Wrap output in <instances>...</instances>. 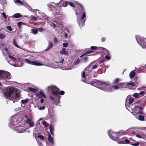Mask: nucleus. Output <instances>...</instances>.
<instances>
[{"mask_svg": "<svg viewBox=\"0 0 146 146\" xmlns=\"http://www.w3.org/2000/svg\"><path fill=\"white\" fill-rule=\"evenodd\" d=\"M14 2L17 5H19V4L21 5H23L24 4L22 3V2L20 0H14Z\"/></svg>", "mask_w": 146, "mask_h": 146, "instance_id": "bb28decb", "label": "nucleus"}, {"mask_svg": "<svg viewBox=\"0 0 146 146\" xmlns=\"http://www.w3.org/2000/svg\"><path fill=\"white\" fill-rule=\"evenodd\" d=\"M133 96L135 98H140L139 96H139L138 93H134L133 94Z\"/></svg>", "mask_w": 146, "mask_h": 146, "instance_id": "58836bf2", "label": "nucleus"}, {"mask_svg": "<svg viewBox=\"0 0 146 146\" xmlns=\"http://www.w3.org/2000/svg\"><path fill=\"white\" fill-rule=\"evenodd\" d=\"M49 129L50 132L51 134L52 135H54V133L53 131H54V126L52 125H51L49 126Z\"/></svg>", "mask_w": 146, "mask_h": 146, "instance_id": "b1692460", "label": "nucleus"}, {"mask_svg": "<svg viewBox=\"0 0 146 146\" xmlns=\"http://www.w3.org/2000/svg\"><path fill=\"white\" fill-rule=\"evenodd\" d=\"M29 90L30 91L33 92H35L37 90L36 89L32 88H29Z\"/></svg>", "mask_w": 146, "mask_h": 146, "instance_id": "a19ab883", "label": "nucleus"}, {"mask_svg": "<svg viewBox=\"0 0 146 146\" xmlns=\"http://www.w3.org/2000/svg\"><path fill=\"white\" fill-rule=\"evenodd\" d=\"M88 68H89L88 67H86L85 68L84 71L81 73V76L83 78L88 79L89 78L87 77V76H88L91 75L92 71L90 70H88Z\"/></svg>", "mask_w": 146, "mask_h": 146, "instance_id": "6e6552de", "label": "nucleus"}, {"mask_svg": "<svg viewBox=\"0 0 146 146\" xmlns=\"http://www.w3.org/2000/svg\"><path fill=\"white\" fill-rule=\"evenodd\" d=\"M31 31L33 33L36 34L37 33V30L36 29H33L31 30Z\"/></svg>", "mask_w": 146, "mask_h": 146, "instance_id": "ea45409f", "label": "nucleus"}, {"mask_svg": "<svg viewBox=\"0 0 146 146\" xmlns=\"http://www.w3.org/2000/svg\"><path fill=\"white\" fill-rule=\"evenodd\" d=\"M106 40V38L105 37H103L101 38V40L102 42H104Z\"/></svg>", "mask_w": 146, "mask_h": 146, "instance_id": "680f3d73", "label": "nucleus"}, {"mask_svg": "<svg viewBox=\"0 0 146 146\" xmlns=\"http://www.w3.org/2000/svg\"><path fill=\"white\" fill-rule=\"evenodd\" d=\"M7 28L8 30L9 31H12V29L11 27L9 26H8L7 27Z\"/></svg>", "mask_w": 146, "mask_h": 146, "instance_id": "6e6d98bb", "label": "nucleus"}, {"mask_svg": "<svg viewBox=\"0 0 146 146\" xmlns=\"http://www.w3.org/2000/svg\"><path fill=\"white\" fill-rule=\"evenodd\" d=\"M127 131L128 133H131L132 135L135 134V132L133 130V129L132 128H129L127 130Z\"/></svg>", "mask_w": 146, "mask_h": 146, "instance_id": "393cba45", "label": "nucleus"}, {"mask_svg": "<svg viewBox=\"0 0 146 146\" xmlns=\"http://www.w3.org/2000/svg\"><path fill=\"white\" fill-rule=\"evenodd\" d=\"M13 16L15 18H18L21 17L22 16L21 14L17 13L14 14Z\"/></svg>", "mask_w": 146, "mask_h": 146, "instance_id": "7c9ffc66", "label": "nucleus"}, {"mask_svg": "<svg viewBox=\"0 0 146 146\" xmlns=\"http://www.w3.org/2000/svg\"><path fill=\"white\" fill-rule=\"evenodd\" d=\"M108 134L109 137L113 140H116L119 137L117 132H114L111 130L108 131Z\"/></svg>", "mask_w": 146, "mask_h": 146, "instance_id": "9d476101", "label": "nucleus"}, {"mask_svg": "<svg viewBox=\"0 0 146 146\" xmlns=\"http://www.w3.org/2000/svg\"><path fill=\"white\" fill-rule=\"evenodd\" d=\"M25 61L26 63L33 65L42 66L44 65L43 64L38 62L37 61H31L27 59H25Z\"/></svg>", "mask_w": 146, "mask_h": 146, "instance_id": "ddd939ff", "label": "nucleus"}, {"mask_svg": "<svg viewBox=\"0 0 146 146\" xmlns=\"http://www.w3.org/2000/svg\"><path fill=\"white\" fill-rule=\"evenodd\" d=\"M21 119L19 117V116L17 115H15L11 117L10 119V122L8 126L9 127L13 128L20 123Z\"/></svg>", "mask_w": 146, "mask_h": 146, "instance_id": "39448f33", "label": "nucleus"}, {"mask_svg": "<svg viewBox=\"0 0 146 146\" xmlns=\"http://www.w3.org/2000/svg\"><path fill=\"white\" fill-rule=\"evenodd\" d=\"M136 134V137H137L140 138H142L141 136L140 135L138 134Z\"/></svg>", "mask_w": 146, "mask_h": 146, "instance_id": "3c124183", "label": "nucleus"}, {"mask_svg": "<svg viewBox=\"0 0 146 146\" xmlns=\"http://www.w3.org/2000/svg\"><path fill=\"white\" fill-rule=\"evenodd\" d=\"M31 19L34 21H36L37 20H41L42 19L40 17H35L34 16L31 15Z\"/></svg>", "mask_w": 146, "mask_h": 146, "instance_id": "5701e85b", "label": "nucleus"}, {"mask_svg": "<svg viewBox=\"0 0 146 146\" xmlns=\"http://www.w3.org/2000/svg\"><path fill=\"white\" fill-rule=\"evenodd\" d=\"M13 128L19 133H23L25 131V128L22 126H16L13 127Z\"/></svg>", "mask_w": 146, "mask_h": 146, "instance_id": "4468645a", "label": "nucleus"}, {"mask_svg": "<svg viewBox=\"0 0 146 146\" xmlns=\"http://www.w3.org/2000/svg\"><path fill=\"white\" fill-rule=\"evenodd\" d=\"M55 23H56V24H55L53 23L52 22H49V24L51 25V26H53L54 27V28H58L59 27V25L58 24L59 21H56V20H54L53 21Z\"/></svg>", "mask_w": 146, "mask_h": 146, "instance_id": "dca6fc26", "label": "nucleus"}, {"mask_svg": "<svg viewBox=\"0 0 146 146\" xmlns=\"http://www.w3.org/2000/svg\"><path fill=\"white\" fill-rule=\"evenodd\" d=\"M112 88H114L115 90H118L119 88L117 86L114 85L112 86Z\"/></svg>", "mask_w": 146, "mask_h": 146, "instance_id": "8fccbe9b", "label": "nucleus"}, {"mask_svg": "<svg viewBox=\"0 0 146 146\" xmlns=\"http://www.w3.org/2000/svg\"><path fill=\"white\" fill-rule=\"evenodd\" d=\"M96 83L99 85V88L105 91L111 92L112 91V88L110 86V84L109 82H101L97 80H95L91 84L93 85Z\"/></svg>", "mask_w": 146, "mask_h": 146, "instance_id": "20e7f679", "label": "nucleus"}, {"mask_svg": "<svg viewBox=\"0 0 146 146\" xmlns=\"http://www.w3.org/2000/svg\"><path fill=\"white\" fill-rule=\"evenodd\" d=\"M134 104L135 105L134 110L135 112L136 113H139L140 114H142V112L141 111L142 110L143 108L140 106L141 104L140 102H138L135 103Z\"/></svg>", "mask_w": 146, "mask_h": 146, "instance_id": "1a4fd4ad", "label": "nucleus"}, {"mask_svg": "<svg viewBox=\"0 0 146 146\" xmlns=\"http://www.w3.org/2000/svg\"><path fill=\"white\" fill-rule=\"evenodd\" d=\"M134 100L133 98L132 97H127L126 100L125 105H126L127 102L129 101V104H131L133 103V102Z\"/></svg>", "mask_w": 146, "mask_h": 146, "instance_id": "2eb2a0df", "label": "nucleus"}, {"mask_svg": "<svg viewBox=\"0 0 146 146\" xmlns=\"http://www.w3.org/2000/svg\"><path fill=\"white\" fill-rule=\"evenodd\" d=\"M42 124L44 126V127H47L48 125V124L45 121H42Z\"/></svg>", "mask_w": 146, "mask_h": 146, "instance_id": "c9c22d12", "label": "nucleus"}, {"mask_svg": "<svg viewBox=\"0 0 146 146\" xmlns=\"http://www.w3.org/2000/svg\"><path fill=\"white\" fill-rule=\"evenodd\" d=\"M91 50H88L86 52L87 54L92 53L94 52V50H96L97 49V47L94 46H92L91 47Z\"/></svg>", "mask_w": 146, "mask_h": 146, "instance_id": "4be33fe9", "label": "nucleus"}, {"mask_svg": "<svg viewBox=\"0 0 146 146\" xmlns=\"http://www.w3.org/2000/svg\"><path fill=\"white\" fill-rule=\"evenodd\" d=\"M127 85H130L132 86H134L136 85L135 83L133 82H128L127 84Z\"/></svg>", "mask_w": 146, "mask_h": 146, "instance_id": "c03bdc74", "label": "nucleus"}, {"mask_svg": "<svg viewBox=\"0 0 146 146\" xmlns=\"http://www.w3.org/2000/svg\"><path fill=\"white\" fill-rule=\"evenodd\" d=\"M25 6L27 8L29 11L32 12H36L37 11H38V13L39 14H40V11L39 10L36 9L35 10H33L32 8L28 5L26 4L25 5Z\"/></svg>", "mask_w": 146, "mask_h": 146, "instance_id": "f3484780", "label": "nucleus"}, {"mask_svg": "<svg viewBox=\"0 0 146 146\" xmlns=\"http://www.w3.org/2000/svg\"><path fill=\"white\" fill-rule=\"evenodd\" d=\"M98 66L96 65H95L92 67L91 69L92 70L94 69H95L97 68L98 67Z\"/></svg>", "mask_w": 146, "mask_h": 146, "instance_id": "13d9d810", "label": "nucleus"}, {"mask_svg": "<svg viewBox=\"0 0 146 146\" xmlns=\"http://www.w3.org/2000/svg\"><path fill=\"white\" fill-rule=\"evenodd\" d=\"M106 55L105 56V58L108 60H109L110 59V57L109 54H106Z\"/></svg>", "mask_w": 146, "mask_h": 146, "instance_id": "37998d69", "label": "nucleus"}, {"mask_svg": "<svg viewBox=\"0 0 146 146\" xmlns=\"http://www.w3.org/2000/svg\"><path fill=\"white\" fill-rule=\"evenodd\" d=\"M38 138H40L41 139H42L43 138V136L41 135H38L37 136Z\"/></svg>", "mask_w": 146, "mask_h": 146, "instance_id": "052dcab7", "label": "nucleus"}, {"mask_svg": "<svg viewBox=\"0 0 146 146\" xmlns=\"http://www.w3.org/2000/svg\"><path fill=\"white\" fill-rule=\"evenodd\" d=\"M60 53L61 54H66L68 53L66 49L64 48H62V50L60 51Z\"/></svg>", "mask_w": 146, "mask_h": 146, "instance_id": "cd10ccee", "label": "nucleus"}, {"mask_svg": "<svg viewBox=\"0 0 146 146\" xmlns=\"http://www.w3.org/2000/svg\"><path fill=\"white\" fill-rule=\"evenodd\" d=\"M28 100L27 99H26L25 100H23L21 101V102L22 104H25L28 102Z\"/></svg>", "mask_w": 146, "mask_h": 146, "instance_id": "4c0bfd02", "label": "nucleus"}, {"mask_svg": "<svg viewBox=\"0 0 146 146\" xmlns=\"http://www.w3.org/2000/svg\"><path fill=\"white\" fill-rule=\"evenodd\" d=\"M136 74L135 70H133L131 71L129 74V77L131 79L134 78Z\"/></svg>", "mask_w": 146, "mask_h": 146, "instance_id": "6ab92c4d", "label": "nucleus"}, {"mask_svg": "<svg viewBox=\"0 0 146 146\" xmlns=\"http://www.w3.org/2000/svg\"><path fill=\"white\" fill-rule=\"evenodd\" d=\"M125 132V131L122 130L121 131H119V132H117L118 135H122Z\"/></svg>", "mask_w": 146, "mask_h": 146, "instance_id": "de8ad7c7", "label": "nucleus"}, {"mask_svg": "<svg viewBox=\"0 0 146 146\" xmlns=\"http://www.w3.org/2000/svg\"><path fill=\"white\" fill-rule=\"evenodd\" d=\"M60 94L61 95H63L64 94V92L63 91H61L60 92Z\"/></svg>", "mask_w": 146, "mask_h": 146, "instance_id": "e2e57ef3", "label": "nucleus"}, {"mask_svg": "<svg viewBox=\"0 0 146 146\" xmlns=\"http://www.w3.org/2000/svg\"><path fill=\"white\" fill-rule=\"evenodd\" d=\"M119 79L118 78L116 79L114 81L113 83L115 84H117L119 82Z\"/></svg>", "mask_w": 146, "mask_h": 146, "instance_id": "49530a36", "label": "nucleus"}, {"mask_svg": "<svg viewBox=\"0 0 146 146\" xmlns=\"http://www.w3.org/2000/svg\"><path fill=\"white\" fill-rule=\"evenodd\" d=\"M139 144V142L134 143L131 144V145L134 146H137Z\"/></svg>", "mask_w": 146, "mask_h": 146, "instance_id": "09e8293b", "label": "nucleus"}, {"mask_svg": "<svg viewBox=\"0 0 146 146\" xmlns=\"http://www.w3.org/2000/svg\"><path fill=\"white\" fill-rule=\"evenodd\" d=\"M56 12H53V14L54 15H58V13L59 12V11L58 10H56Z\"/></svg>", "mask_w": 146, "mask_h": 146, "instance_id": "603ef678", "label": "nucleus"}, {"mask_svg": "<svg viewBox=\"0 0 146 146\" xmlns=\"http://www.w3.org/2000/svg\"><path fill=\"white\" fill-rule=\"evenodd\" d=\"M66 4L67 5L68 4L72 7L75 8V7L78 9L77 10L75 9H74L76 11V14L77 16V21L80 27H83L84 25V23L86 21V13L84 10L83 9L82 5L78 3L74 5L73 3L66 2Z\"/></svg>", "mask_w": 146, "mask_h": 146, "instance_id": "f257e3e1", "label": "nucleus"}, {"mask_svg": "<svg viewBox=\"0 0 146 146\" xmlns=\"http://www.w3.org/2000/svg\"><path fill=\"white\" fill-rule=\"evenodd\" d=\"M2 15H3V17L4 18H5V19H6L7 18V16H6V14H5V12H3L2 13Z\"/></svg>", "mask_w": 146, "mask_h": 146, "instance_id": "4d7b16f0", "label": "nucleus"}, {"mask_svg": "<svg viewBox=\"0 0 146 146\" xmlns=\"http://www.w3.org/2000/svg\"><path fill=\"white\" fill-rule=\"evenodd\" d=\"M46 90L48 93L50 95L49 96L50 99L53 101L55 100L54 97H58L60 98L59 89L54 85H52L48 86Z\"/></svg>", "mask_w": 146, "mask_h": 146, "instance_id": "7ed1b4c3", "label": "nucleus"}, {"mask_svg": "<svg viewBox=\"0 0 146 146\" xmlns=\"http://www.w3.org/2000/svg\"><path fill=\"white\" fill-rule=\"evenodd\" d=\"M125 140L124 139V137H123L122 139V140L121 141H120L121 142V143H123V142H124Z\"/></svg>", "mask_w": 146, "mask_h": 146, "instance_id": "338daca9", "label": "nucleus"}, {"mask_svg": "<svg viewBox=\"0 0 146 146\" xmlns=\"http://www.w3.org/2000/svg\"><path fill=\"white\" fill-rule=\"evenodd\" d=\"M41 16L42 17V19H48L47 16L44 13H42L41 14Z\"/></svg>", "mask_w": 146, "mask_h": 146, "instance_id": "473e14b6", "label": "nucleus"}, {"mask_svg": "<svg viewBox=\"0 0 146 146\" xmlns=\"http://www.w3.org/2000/svg\"><path fill=\"white\" fill-rule=\"evenodd\" d=\"M38 109L40 110H43L45 108V106L43 105L42 106H37Z\"/></svg>", "mask_w": 146, "mask_h": 146, "instance_id": "f704fd0d", "label": "nucleus"}, {"mask_svg": "<svg viewBox=\"0 0 146 146\" xmlns=\"http://www.w3.org/2000/svg\"><path fill=\"white\" fill-rule=\"evenodd\" d=\"M4 94V96L6 99L13 101V103L18 102L20 99V94L17 91L16 88H9Z\"/></svg>", "mask_w": 146, "mask_h": 146, "instance_id": "f03ea898", "label": "nucleus"}, {"mask_svg": "<svg viewBox=\"0 0 146 146\" xmlns=\"http://www.w3.org/2000/svg\"><path fill=\"white\" fill-rule=\"evenodd\" d=\"M11 78V75L10 73L7 71L0 70V89H1L3 87L1 84V81L9 80Z\"/></svg>", "mask_w": 146, "mask_h": 146, "instance_id": "423d86ee", "label": "nucleus"}, {"mask_svg": "<svg viewBox=\"0 0 146 146\" xmlns=\"http://www.w3.org/2000/svg\"><path fill=\"white\" fill-rule=\"evenodd\" d=\"M145 92L144 91H142L139 93L138 94L139 96H140L139 97H141L143 96Z\"/></svg>", "mask_w": 146, "mask_h": 146, "instance_id": "79ce46f5", "label": "nucleus"}, {"mask_svg": "<svg viewBox=\"0 0 146 146\" xmlns=\"http://www.w3.org/2000/svg\"><path fill=\"white\" fill-rule=\"evenodd\" d=\"M53 46V43L51 42H49V44L47 48L45 50V51H47L49 50Z\"/></svg>", "mask_w": 146, "mask_h": 146, "instance_id": "a878e982", "label": "nucleus"}, {"mask_svg": "<svg viewBox=\"0 0 146 146\" xmlns=\"http://www.w3.org/2000/svg\"><path fill=\"white\" fill-rule=\"evenodd\" d=\"M9 57L11 59V60L17 64L19 62V60L17 59L16 58L13 57L11 55H9Z\"/></svg>", "mask_w": 146, "mask_h": 146, "instance_id": "aec40b11", "label": "nucleus"}, {"mask_svg": "<svg viewBox=\"0 0 146 146\" xmlns=\"http://www.w3.org/2000/svg\"><path fill=\"white\" fill-rule=\"evenodd\" d=\"M101 49L102 50L105 54H109L108 51L105 48L102 47Z\"/></svg>", "mask_w": 146, "mask_h": 146, "instance_id": "c85d7f7f", "label": "nucleus"}, {"mask_svg": "<svg viewBox=\"0 0 146 146\" xmlns=\"http://www.w3.org/2000/svg\"><path fill=\"white\" fill-rule=\"evenodd\" d=\"M13 44L16 47L19 48V46L17 44V42H16L15 40V38H14L13 40Z\"/></svg>", "mask_w": 146, "mask_h": 146, "instance_id": "72a5a7b5", "label": "nucleus"}, {"mask_svg": "<svg viewBox=\"0 0 146 146\" xmlns=\"http://www.w3.org/2000/svg\"><path fill=\"white\" fill-rule=\"evenodd\" d=\"M54 43H56L58 42V40L56 38H54Z\"/></svg>", "mask_w": 146, "mask_h": 146, "instance_id": "69168bd1", "label": "nucleus"}, {"mask_svg": "<svg viewBox=\"0 0 146 146\" xmlns=\"http://www.w3.org/2000/svg\"><path fill=\"white\" fill-rule=\"evenodd\" d=\"M48 139L49 142L52 144H54V142L53 140V138L52 137L50 133H49L48 135Z\"/></svg>", "mask_w": 146, "mask_h": 146, "instance_id": "a211bd4d", "label": "nucleus"}, {"mask_svg": "<svg viewBox=\"0 0 146 146\" xmlns=\"http://www.w3.org/2000/svg\"><path fill=\"white\" fill-rule=\"evenodd\" d=\"M22 24H23V23L22 22H18L17 23V25L19 27H21Z\"/></svg>", "mask_w": 146, "mask_h": 146, "instance_id": "5fc2aeb1", "label": "nucleus"}, {"mask_svg": "<svg viewBox=\"0 0 146 146\" xmlns=\"http://www.w3.org/2000/svg\"><path fill=\"white\" fill-rule=\"evenodd\" d=\"M124 139L125 140V141L123 142V143L128 144L129 143V141L126 137H124Z\"/></svg>", "mask_w": 146, "mask_h": 146, "instance_id": "e433bc0d", "label": "nucleus"}, {"mask_svg": "<svg viewBox=\"0 0 146 146\" xmlns=\"http://www.w3.org/2000/svg\"><path fill=\"white\" fill-rule=\"evenodd\" d=\"M137 43L140 44L143 48H146V38H141L139 36H135Z\"/></svg>", "mask_w": 146, "mask_h": 146, "instance_id": "0eeeda50", "label": "nucleus"}, {"mask_svg": "<svg viewBox=\"0 0 146 146\" xmlns=\"http://www.w3.org/2000/svg\"><path fill=\"white\" fill-rule=\"evenodd\" d=\"M36 96L39 99H41L40 102L42 104L43 103L44 99L46 98V96L44 93L41 91H39L36 93Z\"/></svg>", "mask_w": 146, "mask_h": 146, "instance_id": "9b49d317", "label": "nucleus"}, {"mask_svg": "<svg viewBox=\"0 0 146 146\" xmlns=\"http://www.w3.org/2000/svg\"><path fill=\"white\" fill-rule=\"evenodd\" d=\"M80 61V60L78 58L75 59L73 63L74 65H76L79 64Z\"/></svg>", "mask_w": 146, "mask_h": 146, "instance_id": "2f4dec72", "label": "nucleus"}, {"mask_svg": "<svg viewBox=\"0 0 146 146\" xmlns=\"http://www.w3.org/2000/svg\"><path fill=\"white\" fill-rule=\"evenodd\" d=\"M64 37L65 38H66L68 36V34L69 33V31L68 29H66L64 30Z\"/></svg>", "mask_w": 146, "mask_h": 146, "instance_id": "c756f323", "label": "nucleus"}, {"mask_svg": "<svg viewBox=\"0 0 146 146\" xmlns=\"http://www.w3.org/2000/svg\"><path fill=\"white\" fill-rule=\"evenodd\" d=\"M138 117V119L140 120L143 121L144 120V117L142 115H139Z\"/></svg>", "mask_w": 146, "mask_h": 146, "instance_id": "a18cd8bd", "label": "nucleus"}, {"mask_svg": "<svg viewBox=\"0 0 146 146\" xmlns=\"http://www.w3.org/2000/svg\"><path fill=\"white\" fill-rule=\"evenodd\" d=\"M87 54L86 53V52H85V53L83 54H82L80 56V57H82L83 56H84V55H85L86 54Z\"/></svg>", "mask_w": 146, "mask_h": 146, "instance_id": "774afa93", "label": "nucleus"}, {"mask_svg": "<svg viewBox=\"0 0 146 146\" xmlns=\"http://www.w3.org/2000/svg\"><path fill=\"white\" fill-rule=\"evenodd\" d=\"M60 98L58 97H54L55 98V104L57 105L60 103V98L61 96L59 95Z\"/></svg>", "mask_w": 146, "mask_h": 146, "instance_id": "412c9836", "label": "nucleus"}, {"mask_svg": "<svg viewBox=\"0 0 146 146\" xmlns=\"http://www.w3.org/2000/svg\"><path fill=\"white\" fill-rule=\"evenodd\" d=\"M24 117L26 123L29 124L30 127H33L34 125V122L32 121V119L29 118L26 115H24Z\"/></svg>", "mask_w": 146, "mask_h": 146, "instance_id": "f8f14e48", "label": "nucleus"}, {"mask_svg": "<svg viewBox=\"0 0 146 146\" xmlns=\"http://www.w3.org/2000/svg\"><path fill=\"white\" fill-rule=\"evenodd\" d=\"M63 45L64 47H66L67 46H68V44L67 43H63Z\"/></svg>", "mask_w": 146, "mask_h": 146, "instance_id": "864d4df0", "label": "nucleus"}, {"mask_svg": "<svg viewBox=\"0 0 146 146\" xmlns=\"http://www.w3.org/2000/svg\"><path fill=\"white\" fill-rule=\"evenodd\" d=\"M37 31H39L41 32L43 31V29L42 28H40L38 29Z\"/></svg>", "mask_w": 146, "mask_h": 146, "instance_id": "bf43d9fd", "label": "nucleus"}, {"mask_svg": "<svg viewBox=\"0 0 146 146\" xmlns=\"http://www.w3.org/2000/svg\"><path fill=\"white\" fill-rule=\"evenodd\" d=\"M88 59V57H84V58H83V60H84V61L85 62H86L87 60Z\"/></svg>", "mask_w": 146, "mask_h": 146, "instance_id": "0e129e2a", "label": "nucleus"}]
</instances>
